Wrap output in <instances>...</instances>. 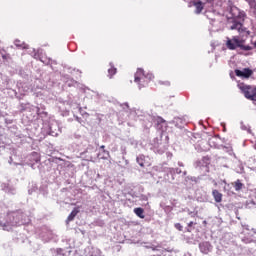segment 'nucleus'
Wrapping results in <instances>:
<instances>
[{
    "instance_id": "nucleus-1",
    "label": "nucleus",
    "mask_w": 256,
    "mask_h": 256,
    "mask_svg": "<svg viewBox=\"0 0 256 256\" xmlns=\"http://www.w3.org/2000/svg\"><path fill=\"white\" fill-rule=\"evenodd\" d=\"M226 47L230 49V51H235L237 48L242 49V51H251V49H253L251 46L245 45V39L239 36L227 38Z\"/></svg>"
},
{
    "instance_id": "nucleus-2",
    "label": "nucleus",
    "mask_w": 256,
    "mask_h": 256,
    "mask_svg": "<svg viewBox=\"0 0 256 256\" xmlns=\"http://www.w3.org/2000/svg\"><path fill=\"white\" fill-rule=\"evenodd\" d=\"M153 78V74L148 73L145 75L143 69L139 68L135 73L134 81L139 85V89H141V87H145Z\"/></svg>"
},
{
    "instance_id": "nucleus-3",
    "label": "nucleus",
    "mask_w": 256,
    "mask_h": 256,
    "mask_svg": "<svg viewBox=\"0 0 256 256\" xmlns=\"http://www.w3.org/2000/svg\"><path fill=\"white\" fill-rule=\"evenodd\" d=\"M12 219L13 221L4 225V231H9L11 229L9 228V225L15 227L17 225H25V223H27L26 220H23V214L14 213L12 214Z\"/></svg>"
},
{
    "instance_id": "nucleus-4",
    "label": "nucleus",
    "mask_w": 256,
    "mask_h": 256,
    "mask_svg": "<svg viewBox=\"0 0 256 256\" xmlns=\"http://www.w3.org/2000/svg\"><path fill=\"white\" fill-rule=\"evenodd\" d=\"M241 91L244 93V97L246 99H250V101H256V87L251 88V86L239 85Z\"/></svg>"
},
{
    "instance_id": "nucleus-5",
    "label": "nucleus",
    "mask_w": 256,
    "mask_h": 256,
    "mask_svg": "<svg viewBox=\"0 0 256 256\" xmlns=\"http://www.w3.org/2000/svg\"><path fill=\"white\" fill-rule=\"evenodd\" d=\"M231 31H238V33L242 37H249V31L247 28L243 27V24L241 22L234 21L232 25L230 26Z\"/></svg>"
},
{
    "instance_id": "nucleus-6",
    "label": "nucleus",
    "mask_w": 256,
    "mask_h": 256,
    "mask_svg": "<svg viewBox=\"0 0 256 256\" xmlns=\"http://www.w3.org/2000/svg\"><path fill=\"white\" fill-rule=\"evenodd\" d=\"M236 76L241 77L242 79H249L253 75V70L249 68H244L242 70H235Z\"/></svg>"
},
{
    "instance_id": "nucleus-7",
    "label": "nucleus",
    "mask_w": 256,
    "mask_h": 256,
    "mask_svg": "<svg viewBox=\"0 0 256 256\" xmlns=\"http://www.w3.org/2000/svg\"><path fill=\"white\" fill-rule=\"evenodd\" d=\"M199 248H200L201 253H204L205 255H207V253H211V251H213V246H211V243H209V242L200 243Z\"/></svg>"
},
{
    "instance_id": "nucleus-8",
    "label": "nucleus",
    "mask_w": 256,
    "mask_h": 256,
    "mask_svg": "<svg viewBox=\"0 0 256 256\" xmlns=\"http://www.w3.org/2000/svg\"><path fill=\"white\" fill-rule=\"evenodd\" d=\"M192 5H194L195 10L194 13L196 15H200V13L203 11V9L205 8V3L201 2V0H196L192 2Z\"/></svg>"
},
{
    "instance_id": "nucleus-9",
    "label": "nucleus",
    "mask_w": 256,
    "mask_h": 256,
    "mask_svg": "<svg viewBox=\"0 0 256 256\" xmlns=\"http://www.w3.org/2000/svg\"><path fill=\"white\" fill-rule=\"evenodd\" d=\"M234 19H245V12H240L237 8H231Z\"/></svg>"
},
{
    "instance_id": "nucleus-10",
    "label": "nucleus",
    "mask_w": 256,
    "mask_h": 256,
    "mask_svg": "<svg viewBox=\"0 0 256 256\" xmlns=\"http://www.w3.org/2000/svg\"><path fill=\"white\" fill-rule=\"evenodd\" d=\"M212 195H213L216 203H221V201H223V194H221V192H219L217 190H213Z\"/></svg>"
},
{
    "instance_id": "nucleus-11",
    "label": "nucleus",
    "mask_w": 256,
    "mask_h": 256,
    "mask_svg": "<svg viewBox=\"0 0 256 256\" xmlns=\"http://www.w3.org/2000/svg\"><path fill=\"white\" fill-rule=\"evenodd\" d=\"M77 213H79V208H74L70 213V215L68 216L67 222L69 223V221H73L75 217H77Z\"/></svg>"
},
{
    "instance_id": "nucleus-12",
    "label": "nucleus",
    "mask_w": 256,
    "mask_h": 256,
    "mask_svg": "<svg viewBox=\"0 0 256 256\" xmlns=\"http://www.w3.org/2000/svg\"><path fill=\"white\" fill-rule=\"evenodd\" d=\"M134 213L135 215H137V217H140V219H145V215L143 214L144 213L143 208H135Z\"/></svg>"
},
{
    "instance_id": "nucleus-13",
    "label": "nucleus",
    "mask_w": 256,
    "mask_h": 256,
    "mask_svg": "<svg viewBox=\"0 0 256 256\" xmlns=\"http://www.w3.org/2000/svg\"><path fill=\"white\" fill-rule=\"evenodd\" d=\"M14 45L16 47H20L21 49H27L28 48L27 44H25L24 42H20V40H15Z\"/></svg>"
},
{
    "instance_id": "nucleus-14",
    "label": "nucleus",
    "mask_w": 256,
    "mask_h": 256,
    "mask_svg": "<svg viewBox=\"0 0 256 256\" xmlns=\"http://www.w3.org/2000/svg\"><path fill=\"white\" fill-rule=\"evenodd\" d=\"M110 68L108 69V77H113V75H115V73H117V68L113 67V64H110Z\"/></svg>"
},
{
    "instance_id": "nucleus-15",
    "label": "nucleus",
    "mask_w": 256,
    "mask_h": 256,
    "mask_svg": "<svg viewBox=\"0 0 256 256\" xmlns=\"http://www.w3.org/2000/svg\"><path fill=\"white\" fill-rule=\"evenodd\" d=\"M136 161L140 165V167H145V156L143 155L138 156Z\"/></svg>"
},
{
    "instance_id": "nucleus-16",
    "label": "nucleus",
    "mask_w": 256,
    "mask_h": 256,
    "mask_svg": "<svg viewBox=\"0 0 256 256\" xmlns=\"http://www.w3.org/2000/svg\"><path fill=\"white\" fill-rule=\"evenodd\" d=\"M234 189L235 191H241V189H243V183H241V180H237L234 183Z\"/></svg>"
},
{
    "instance_id": "nucleus-17",
    "label": "nucleus",
    "mask_w": 256,
    "mask_h": 256,
    "mask_svg": "<svg viewBox=\"0 0 256 256\" xmlns=\"http://www.w3.org/2000/svg\"><path fill=\"white\" fill-rule=\"evenodd\" d=\"M90 256H101V250L99 249H94L92 251V254Z\"/></svg>"
},
{
    "instance_id": "nucleus-18",
    "label": "nucleus",
    "mask_w": 256,
    "mask_h": 256,
    "mask_svg": "<svg viewBox=\"0 0 256 256\" xmlns=\"http://www.w3.org/2000/svg\"><path fill=\"white\" fill-rule=\"evenodd\" d=\"M248 3L252 9H255L256 11V0H248Z\"/></svg>"
},
{
    "instance_id": "nucleus-19",
    "label": "nucleus",
    "mask_w": 256,
    "mask_h": 256,
    "mask_svg": "<svg viewBox=\"0 0 256 256\" xmlns=\"http://www.w3.org/2000/svg\"><path fill=\"white\" fill-rule=\"evenodd\" d=\"M243 243H252L253 238L251 237H242Z\"/></svg>"
},
{
    "instance_id": "nucleus-20",
    "label": "nucleus",
    "mask_w": 256,
    "mask_h": 256,
    "mask_svg": "<svg viewBox=\"0 0 256 256\" xmlns=\"http://www.w3.org/2000/svg\"><path fill=\"white\" fill-rule=\"evenodd\" d=\"M54 253H56L55 256L63 255V249L57 248L56 250H54Z\"/></svg>"
},
{
    "instance_id": "nucleus-21",
    "label": "nucleus",
    "mask_w": 256,
    "mask_h": 256,
    "mask_svg": "<svg viewBox=\"0 0 256 256\" xmlns=\"http://www.w3.org/2000/svg\"><path fill=\"white\" fill-rule=\"evenodd\" d=\"M166 173H170V175H175V168H166Z\"/></svg>"
},
{
    "instance_id": "nucleus-22",
    "label": "nucleus",
    "mask_w": 256,
    "mask_h": 256,
    "mask_svg": "<svg viewBox=\"0 0 256 256\" xmlns=\"http://www.w3.org/2000/svg\"><path fill=\"white\" fill-rule=\"evenodd\" d=\"M176 229H178V231H183V226L179 223L175 224Z\"/></svg>"
},
{
    "instance_id": "nucleus-23",
    "label": "nucleus",
    "mask_w": 256,
    "mask_h": 256,
    "mask_svg": "<svg viewBox=\"0 0 256 256\" xmlns=\"http://www.w3.org/2000/svg\"><path fill=\"white\" fill-rule=\"evenodd\" d=\"M243 233L244 234L249 233V226H244Z\"/></svg>"
},
{
    "instance_id": "nucleus-24",
    "label": "nucleus",
    "mask_w": 256,
    "mask_h": 256,
    "mask_svg": "<svg viewBox=\"0 0 256 256\" xmlns=\"http://www.w3.org/2000/svg\"><path fill=\"white\" fill-rule=\"evenodd\" d=\"M175 173H177L178 175L181 174V169L176 168V169H175Z\"/></svg>"
},
{
    "instance_id": "nucleus-25",
    "label": "nucleus",
    "mask_w": 256,
    "mask_h": 256,
    "mask_svg": "<svg viewBox=\"0 0 256 256\" xmlns=\"http://www.w3.org/2000/svg\"><path fill=\"white\" fill-rule=\"evenodd\" d=\"M188 227H193V222H189Z\"/></svg>"
},
{
    "instance_id": "nucleus-26",
    "label": "nucleus",
    "mask_w": 256,
    "mask_h": 256,
    "mask_svg": "<svg viewBox=\"0 0 256 256\" xmlns=\"http://www.w3.org/2000/svg\"><path fill=\"white\" fill-rule=\"evenodd\" d=\"M4 190H5L6 192H8V193L10 192L8 188H5Z\"/></svg>"
},
{
    "instance_id": "nucleus-27",
    "label": "nucleus",
    "mask_w": 256,
    "mask_h": 256,
    "mask_svg": "<svg viewBox=\"0 0 256 256\" xmlns=\"http://www.w3.org/2000/svg\"><path fill=\"white\" fill-rule=\"evenodd\" d=\"M100 149H105V146H104V145H102V146L100 147Z\"/></svg>"
},
{
    "instance_id": "nucleus-28",
    "label": "nucleus",
    "mask_w": 256,
    "mask_h": 256,
    "mask_svg": "<svg viewBox=\"0 0 256 256\" xmlns=\"http://www.w3.org/2000/svg\"><path fill=\"white\" fill-rule=\"evenodd\" d=\"M104 153H106V155H109V152H107V151H104Z\"/></svg>"
},
{
    "instance_id": "nucleus-29",
    "label": "nucleus",
    "mask_w": 256,
    "mask_h": 256,
    "mask_svg": "<svg viewBox=\"0 0 256 256\" xmlns=\"http://www.w3.org/2000/svg\"><path fill=\"white\" fill-rule=\"evenodd\" d=\"M254 47H256V41L254 42Z\"/></svg>"
},
{
    "instance_id": "nucleus-30",
    "label": "nucleus",
    "mask_w": 256,
    "mask_h": 256,
    "mask_svg": "<svg viewBox=\"0 0 256 256\" xmlns=\"http://www.w3.org/2000/svg\"><path fill=\"white\" fill-rule=\"evenodd\" d=\"M125 106H126V107H129V105H128V104H125Z\"/></svg>"
},
{
    "instance_id": "nucleus-31",
    "label": "nucleus",
    "mask_w": 256,
    "mask_h": 256,
    "mask_svg": "<svg viewBox=\"0 0 256 256\" xmlns=\"http://www.w3.org/2000/svg\"><path fill=\"white\" fill-rule=\"evenodd\" d=\"M180 166H182L183 164L179 163Z\"/></svg>"
}]
</instances>
